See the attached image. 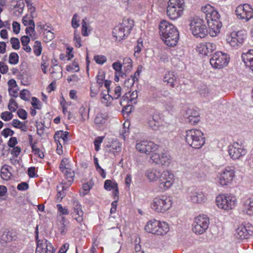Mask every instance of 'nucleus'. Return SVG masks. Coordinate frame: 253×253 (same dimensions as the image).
Wrapping results in <instances>:
<instances>
[{"label":"nucleus","mask_w":253,"mask_h":253,"mask_svg":"<svg viewBox=\"0 0 253 253\" xmlns=\"http://www.w3.org/2000/svg\"><path fill=\"white\" fill-rule=\"evenodd\" d=\"M169 231V224L166 221L159 220L156 235L164 236L167 235Z\"/></svg>","instance_id":"obj_32"},{"label":"nucleus","mask_w":253,"mask_h":253,"mask_svg":"<svg viewBox=\"0 0 253 253\" xmlns=\"http://www.w3.org/2000/svg\"><path fill=\"white\" fill-rule=\"evenodd\" d=\"M162 171L157 168H149L145 172V176L150 183L158 182L161 177Z\"/></svg>","instance_id":"obj_23"},{"label":"nucleus","mask_w":253,"mask_h":253,"mask_svg":"<svg viewBox=\"0 0 253 253\" xmlns=\"http://www.w3.org/2000/svg\"><path fill=\"white\" fill-rule=\"evenodd\" d=\"M12 168L8 165H3L0 170V176L2 179L5 180H8L11 176V170Z\"/></svg>","instance_id":"obj_34"},{"label":"nucleus","mask_w":253,"mask_h":253,"mask_svg":"<svg viewBox=\"0 0 253 253\" xmlns=\"http://www.w3.org/2000/svg\"><path fill=\"white\" fill-rule=\"evenodd\" d=\"M150 160L153 163L162 166H169L170 163L169 155L166 153L161 152L158 146H157V150L152 153Z\"/></svg>","instance_id":"obj_13"},{"label":"nucleus","mask_w":253,"mask_h":253,"mask_svg":"<svg viewBox=\"0 0 253 253\" xmlns=\"http://www.w3.org/2000/svg\"><path fill=\"white\" fill-rule=\"evenodd\" d=\"M228 152L230 157L234 160L240 159L247 153L244 146L238 142L230 145L228 147Z\"/></svg>","instance_id":"obj_14"},{"label":"nucleus","mask_w":253,"mask_h":253,"mask_svg":"<svg viewBox=\"0 0 253 253\" xmlns=\"http://www.w3.org/2000/svg\"><path fill=\"white\" fill-rule=\"evenodd\" d=\"M11 5L14 8H20V9H22L24 6L23 0H12Z\"/></svg>","instance_id":"obj_60"},{"label":"nucleus","mask_w":253,"mask_h":253,"mask_svg":"<svg viewBox=\"0 0 253 253\" xmlns=\"http://www.w3.org/2000/svg\"><path fill=\"white\" fill-rule=\"evenodd\" d=\"M55 250L51 244L46 239L37 241L36 253H54Z\"/></svg>","instance_id":"obj_21"},{"label":"nucleus","mask_w":253,"mask_h":253,"mask_svg":"<svg viewBox=\"0 0 253 253\" xmlns=\"http://www.w3.org/2000/svg\"><path fill=\"white\" fill-rule=\"evenodd\" d=\"M208 26V32L212 37L217 36L220 33L222 27V23L220 21V18H217L207 21Z\"/></svg>","instance_id":"obj_20"},{"label":"nucleus","mask_w":253,"mask_h":253,"mask_svg":"<svg viewBox=\"0 0 253 253\" xmlns=\"http://www.w3.org/2000/svg\"><path fill=\"white\" fill-rule=\"evenodd\" d=\"M215 202L219 209L229 211L235 207L237 201L236 198L231 195L220 194L216 197Z\"/></svg>","instance_id":"obj_7"},{"label":"nucleus","mask_w":253,"mask_h":253,"mask_svg":"<svg viewBox=\"0 0 253 253\" xmlns=\"http://www.w3.org/2000/svg\"><path fill=\"white\" fill-rule=\"evenodd\" d=\"M138 97L137 92L136 90L132 92L129 91L126 93L120 101V104L122 106H131L136 103V100Z\"/></svg>","instance_id":"obj_25"},{"label":"nucleus","mask_w":253,"mask_h":253,"mask_svg":"<svg viewBox=\"0 0 253 253\" xmlns=\"http://www.w3.org/2000/svg\"><path fill=\"white\" fill-rule=\"evenodd\" d=\"M19 55L16 52H11L9 55L8 62L12 65L17 64L19 62Z\"/></svg>","instance_id":"obj_45"},{"label":"nucleus","mask_w":253,"mask_h":253,"mask_svg":"<svg viewBox=\"0 0 253 253\" xmlns=\"http://www.w3.org/2000/svg\"><path fill=\"white\" fill-rule=\"evenodd\" d=\"M111 148V152L116 155L121 151L122 144L118 141H114L112 143Z\"/></svg>","instance_id":"obj_44"},{"label":"nucleus","mask_w":253,"mask_h":253,"mask_svg":"<svg viewBox=\"0 0 253 253\" xmlns=\"http://www.w3.org/2000/svg\"><path fill=\"white\" fill-rule=\"evenodd\" d=\"M112 67L116 71V73L118 74L119 75H122L123 73L122 69L123 68L122 64L120 61H117L112 64Z\"/></svg>","instance_id":"obj_47"},{"label":"nucleus","mask_w":253,"mask_h":253,"mask_svg":"<svg viewBox=\"0 0 253 253\" xmlns=\"http://www.w3.org/2000/svg\"><path fill=\"white\" fill-rule=\"evenodd\" d=\"M42 48L41 43L38 41H36L34 45V51L35 54L37 56H39L42 53Z\"/></svg>","instance_id":"obj_52"},{"label":"nucleus","mask_w":253,"mask_h":253,"mask_svg":"<svg viewBox=\"0 0 253 253\" xmlns=\"http://www.w3.org/2000/svg\"><path fill=\"white\" fill-rule=\"evenodd\" d=\"M13 114L9 112L5 111L2 112L0 115V118L4 121H9L12 119Z\"/></svg>","instance_id":"obj_56"},{"label":"nucleus","mask_w":253,"mask_h":253,"mask_svg":"<svg viewBox=\"0 0 253 253\" xmlns=\"http://www.w3.org/2000/svg\"><path fill=\"white\" fill-rule=\"evenodd\" d=\"M236 177V171L234 168L227 167L218 173L216 183L220 187L230 186L233 183Z\"/></svg>","instance_id":"obj_3"},{"label":"nucleus","mask_w":253,"mask_h":253,"mask_svg":"<svg viewBox=\"0 0 253 253\" xmlns=\"http://www.w3.org/2000/svg\"><path fill=\"white\" fill-rule=\"evenodd\" d=\"M209 224L210 220L208 216L200 215L195 218L192 224V231L196 234H202L208 229Z\"/></svg>","instance_id":"obj_11"},{"label":"nucleus","mask_w":253,"mask_h":253,"mask_svg":"<svg viewBox=\"0 0 253 253\" xmlns=\"http://www.w3.org/2000/svg\"><path fill=\"white\" fill-rule=\"evenodd\" d=\"M190 200L195 204H202L206 202L207 197L206 195L200 191H194L190 193Z\"/></svg>","instance_id":"obj_26"},{"label":"nucleus","mask_w":253,"mask_h":253,"mask_svg":"<svg viewBox=\"0 0 253 253\" xmlns=\"http://www.w3.org/2000/svg\"><path fill=\"white\" fill-rule=\"evenodd\" d=\"M176 77L172 72H167L164 78V81L167 83L168 85L171 87L174 86V82L176 81Z\"/></svg>","instance_id":"obj_36"},{"label":"nucleus","mask_w":253,"mask_h":253,"mask_svg":"<svg viewBox=\"0 0 253 253\" xmlns=\"http://www.w3.org/2000/svg\"><path fill=\"white\" fill-rule=\"evenodd\" d=\"M74 211L72 212L73 217L78 222L81 223L84 220V213L81 205L77 201H74Z\"/></svg>","instance_id":"obj_27"},{"label":"nucleus","mask_w":253,"mask_h":253,"mask_svg":"<svg viewBox=\"0 0 253 253\" xmlns=\"http://www.w3.org/2000/svg\"><path fill=\"white\" fill-rule=\"evenodd\" d=\"M159 33L162 40L167 46L173 47L177 45L179 34L173 25L167 21H162L159 25Z\"/></svg>","instance_id":"obj_1"},{"label":"nucleus","mask_w":253,"mask_h":253,"mask_svg":"<svg viewBox=\"0 0 253 253\" xmlns=\"http://www.w3.org/2000/svg\"><path fill=\"white\" fill-rule=\"evenodd\" d=\"M69 133L67 131H57L54 135V138L56 143V151L59 155L63 154V146L68 141Z\"/></svg>","instance_id":"obj_18"},{"label":"nucleus","mask_w":253,"mask_h":253,"mask_svg":"<svg viewBox=\"0 0 253 253\" xmlns=\"http://www.w3.org/2000/svg\"><path fill=\"white\" fill-rule=\"evenodd\" d=\"M12 126L17 128L21 129L22 130L25 131V130L23 128L24 125L23 123L21 122L19 120L14 119L12 120L11 123Z\"/></svg>","instance_id":"obj_58"},{"label":"nucleus","mask_w":253,"mask_h":253,"mask_svg":"<svg viewBox=\"0 0 253 253\" xmlns=\"http://www.w3.org/2000/svg\"><path fill=\"white\" fill-rule=\"evenodd\" d=\"M20 24L16 21H13L12 23L13 32L15 34H18L20 31Z\"/></svg>","instance_id":"obj_63"},{"label":"nucleus","mask_w":253,"mask_h":253,"mask_svg":"<svg viewBox=\"0 0 253 253\" xmlns=\"http://www.w3.org/2000/svg\"><path fill=\"white\" fill-rule=\"evenodd\" d=\"M149 126L154 130H160L161 127V123L160 121L152 118L148 122Z\"/></svg>","instance_id":"obj_40"},{"label":"nucleus","mask_w":253,"mask_h":253,"mask_svg":"<svg viewBox=\"0 0 253 253\" xmlns=\"http://www.w3.org/2000/svg\"><path fill=\"white\" fill-rule=\"evenodd\" d=\"M237 17L249 21L253 17V9L248 4L239 5L236 9Z\"/></svg>","instance_id":"obj_16"},{"label":"nucleus","mask_w":253,"mask_h":253,"mask_svg":"<svg viewBox=\"0 0 253 253\" xmlns=\"http://www.w3.org/2000/svg\"><path fill=\"white\" fill-rule=\"evenodd\" d=\"M253 234V226L250 224L240 225L235 230V237L239 240L247 239Z\"/></svg>","instance_id":"obj_15"},{"label":"nucleus","mask_w":253,"mask_h":253,"mask_svg":"<svg viewBox=\"0 0 253 253\" xmlns=\"http://www.w3.org/2000/svg\"><path fill=\"white\" fill-rule=\"evenodd\" d=\"M94 60L98 64L102 65L107 61V58L102 55H96L94 56Z\"/></svg>","instance_id":"obj_51"},{"label":"nucleus","mask_w":253,"mask_h":253,"mask_svg":"<svg viewBox=\"0 0 253 253\" xmlns=\"http://www.w3.org/2000/svg\"><path fill=\"white\" fill-rule=\"evenodd\" d=\"M108 119V115L106 113H99L94 119V123L97 127H104L106 126Z\"/></svg>","instance_id":"obj_29"},{"label":"nucleus","mask_w":253,"mask_h":253,"mask_svg":"<svg viewBox=\"0 0 253 253\" xmlns=\"http://www.w3.org/2000/svg\"><path fill=\"white\" fill-rule=\"evenodd\" d=\"M190 30L197 38H204L208 33L206 24L204 20L199 17H195L190 21Z\"/></svg>","instance_id":"obj_6"},{"label":"nucleus","mask_w":253,"mask_h":253,"mask_svg":"<svg viewBox=\"0 0 253 253\" xmlns=\"http://www.w3.org/2000/svg\"><path fill=\"white\" fill-rule=\"evenodd\" d=\"M33 152L38 155L40 158H42L44 157V154L40 149L38 148L35 144H33L32 146Z\"/></svg>","instance_id":"obj_64"},{"label":"nucleus","mask_w":253,"mask_h":253,"mask_svg":"<svg viewBox=\"0 0 253 253\" xmlns=\"http://www.w3.org/2000/svg\"><path fill=\"white\" fill-rule=\"evenodd\" d=\"M52 77L54 78H60L62 76V68L60 66L55 65L51 71Z\"/></svg>","instance_id":"obj_42"},{"label":"nucleus","mask_w":253,"mask_h":253,"mask_svg":"<svg viewBox=\"0 0 253 253\" xmlns=\"http://www.w3.org/2000/svg\"><path fill=\"white\" fill-rule=\"evenodd\" d=\"M60 169L66 177L69 179V181L72 182L74 177V172L68 159L66 158L62 159L60 165Z\"/></svg>","instance_id":"obj_22"},{"label":"nucleus","mask_w":253,"mask_h":253,"mask_svg":"<svg viewBox=\"0 0 253 253\" xmlns=\"http://www.w3.org/2000/svg\"><path fill=\"white\" fill-rule=\"evenodd\" d=\"M57 209L58 218H61L62 215H68L69 213L68 209L65 207H63L61 204L57 205Z\"/></svg>","instance_id":"obj_41"},{"label":"nucleus","mask_w":253,"mask_h":253,"mask_svg":"<svg viewBox=\"0 0 253 253\" xmlns=\"http://www.w3.org/2000/svg\"><path fill=\"white\" fill-rule=\"evenodd\" d=\"M122 64L126 73L130 72L132 69V61L129 57L124 58Z\"/></svg>","instance_id":"obj_37"},{"label":"nucleus","mask_w":253,"mask_h":253,"mask_svg":"<svg viewBox=\"0 0 253 253\" xmlns=\"http://www.w3.org/2000/svg\"><path fill=\"white\" fill-rule=\"evenodd\" d=\"M66 70L68 72L72 73L78 72L80 70L78 63L75 60L71 64L67 66Z\"/></svg>","instance_id":"obj_46"},{"label":"nucleus","mask_w":253,"mask_h":253,"mask_svg":"<svg viewBox=\"0 0 253 253\" xmlns=\"http://www.w3.org/2000/svg\"><path fill=\"white\" fill-rule=\"evenodd\" d=\"M175 176L171 171L163 170L158 182V187L163 192L167 191L175 183Z\"/></svg>","instance_id":"obj_10"},{"label":"nucleus","mask_w":253,"mask_h":253,"mask_svg":"<svg viewBox=\"0 0 253 253\" xmlns=\"http://www.w3.org/2000/svg\"><path fill=\"white\" fill-rule=\"evenodd\" d=\"M157 145L151 141H137L135 145L136 150L140 153L149 154L157 150Z\"/></svg>","instance_id":"obj_17"},{"label":"nucleus","mask_w":253,"mask_h":253,"mask_svg":"<svg viewBox=\"0 0 253 253\" xmlns=\"http://www.w3.org/2000/svg\"><path fill=\"white\" fill-rule=\"evenodd\" d=\"M133 21L130 19H124L122 22L115 27L113 31V36L117 41H121L129 34L132 27Z\"/></svg>","instance_id":"obj_5"},{"label":"nucleus","mask_w":253,"mask_h":253,"mask_svg":"<svg viewBox=\"0 0 253 253\" xmlns=\"http://www.w3.org/2000/svg\"><path fill=\"white\" fill-rule=\"evenodd\" d=\"M8 108V109L11 112H15L18 108V105L16 102L13 99H11L9 100Z\"/></svg>","instance_id":"obj_57"},{"label":"nucleus","mask_w":253,"mask_h":253,"mask_svg":"<svg viewBox=\"0 0 253 253\" xmlns=\"http://www.w3.org/2000/svg\"><path fill=\"white\" fill-rule=\"evenodd\" d=\"M108 90H102L100 93V100L105 106L109 107L112 105L113 97L109 95Z\"/></svg>","instance_id":"obj_33"},{"label":"nucleus","mask_w":253,"mask_h":253,"mask_svg":"<svg viewBox=\"0 0 253 253\" xmlns=\"http://www.w3.org/2000/svg\"><path fill=\"white\" fill-rule=\"evenodd\" d=\"M37 27L40 28L41 29L43 30L44 32L50 31H52L53 29L49 24H42L41 22L37 23Z\"/></svg>","instance_id":"obj_59"},{"label":"nucleus","mask_w":253,"mask_h":253,"mask_svg":"<svg viewBox=\"0 0 253 253\" xmlns=\"http://www.w3.org/2000/svg\"><path fill=\"white\" fill-rule=\"evenodd\" d=\"M183 0H169L167 9V14L171 20H176L183 14L184 10Z\"/></svg>","instance_id":"obj_8"},{"label":"nucleus","mask_w":253,"mask_h":253,"mask_svg":"<svg viewBox=\"0 0 253 253\" xmlns=\"http://www.w3.org/2000/svg\"><path fill=\"white\" fill-rule=\"evenodd\" d=\"M92 28L90 25L87 23L84 20H83L82 22V34L84 37L88 36L91 32Z\"/></svg>","instance_id":"obj_39"},{"label":"nucleus","mask_w":253,"mask_h":253,"mask_svg":"<svg viewBox=\"0 0 253 253\" xmlns=\"http://www.w3.org/2000/svg\"><path fill=\"white\" fill-rule=\"evenodd\" d=\"M10 42L13 49L18 50L20 48V44L18 38L15 37L11 38L10 40Z\"/></svg>","instance_id":"obj_50"},{"label":"nucleus","mask_w":253,"mask_h":253,"mask_svg":"<svg viewBox=\"0 0 253 253\" xmlns=\"http://www.w3.org/2000/svg\"><path fill=\"white\" fill-rule=\"evenodd\" d=\"M246 38L247 33L242 30L228 32L225 35L227 44L234 48L241 46Z\"/></svg>","instance_id":"obj_9"},{"label":"nucleus","mask_w":253,"mask_h":253,"mask_svg":"<svg viewBox=\"0 0 253 253\" xmlns=\"http://www.w3.org/2000/svg\"><path fill=\"white\" fill-rule=\"evenodd\" d=\"M228 54L221 51L216 52L210 60L211 65L215 69H221L226 67L229 62Z\"/></svg>","instance_id":"obj_12"},{"label":"nucleus","mask_w":253,"mask_h":253,"mask_svg":"<svg viewBox=\"0 0 253 253\" xmlns=\"http://www.w3.org/2000/svg\"><path fill=\"white\" fill-rule=\"evenodd\" d=\"M171 198L165 194H159L155 196L150 203L151 209L157 213H166L172 207Z\"/></svg>","instance_id":"obj_2"},{"label":"nucleus","mask_w":253,"mask_h":253,"mask_svg":"<svg viewBox=\"0 0 253 253\" xmlns=\"http://www.w3.org/2000/svg\"><path fill=\"white\" fill-rule=\"evenodd\" d=\"M20 98L24 100H28L30 97V93L29 90L27 89H23L20 92Z\"/></svg>","instance_id":"obj_62"},{"label":"nucleus","mask_w":253,"mask_h":253,"mask_svg":"<svg viewBox=\"0 0 253 253\" xmlns=\"http://www.w3.org/2000/svg\"><path fill=\"white\" fill-rule=\"evenodd\" d=\"M89 110V108H87L84 106L81 107L80 109V113L82 116L83 120H85L86 117H87V118L88 117Z\"/></svg>","instance_id":"obj_55"},{"label":"nucleus","mask_w":253,"mask_h":253,"mask_svg":"<svg viewBox=\"0 0 253 253\" xmlns=\"http://www.w3.org/2000/svg\"><path fill=\"white\" fill-rule=\"evenodd\" d=\"M22 23L25 26H30V25H34V21L31 19L30 16L25 15L24 16L22 19Z\"/></svg>","instance_id":"obj_53"},{"label":"nucleus","mask_w":253,"mask_h":253,"mask_svg":"<svg viewBox=\"0 0 253 253\" xmlns=\"http://www.w3.org/2000/svg\"><path fill=\"white\" fill-rule=\"evenodd\" d=\"M80 19L79 16L77 14H74L72 18V27L74 29L78 28L80 26Z\"/></svg>","instance_id":"obj_49"},{"label":"nucleus","mask_w":253,"mask_h":253,"mask_svg":"<svg viewBox=\"0 0 253 253\" xmlns=\"http://www.w3.org/2000/svg\"><path fill=\"white\" fill-rule=\"evenodd\" d=\"M185 134V140L192 148L199 149L205 144V137L201 130L191 129L187 130Z\"/></svg>","instance_id":"obj_4"},{"label":"nucleus","mask_w":253,"mask_h":253,"mask_svg":"<svg viewBox=\"0 0 253 253\" xmlns=\"http://www.w3.org/2000/svg\"><path fill=\"white\" fill-rule=\"evenodd\" d=\"M74 42L76 47L79 48L82 46L81 38L76 30L74 33Z\"/></svg>","instance_id":"obj_48"},{"label":"nucleus","mask_w":253,"mask_h":253,"mask_svg":"<svg viewBox=\"0 0 253 253\" xmlns=\"http://www.w3.org/2000/svg\"><path fill=\"white\" fill-rule=\"evenodd\" d=\"M54 38V34L52 31H48L44 32L43 39L45 42H48L51 41Z\"/></svg>","instance_id":"obj_54"},{"label":"nucleus","mask_w":253,"mask_h":253,"mask_svg":"<svg viewBox=\"0 0 253 253\" xmlns=\"http://www.w3.org/2000/svg\"><path fill=\"white\" fill-rule=\"evenodd\" d=\"M245 211L249 215H253V197L250 198L245 205Z\"/></svg>","instance_id":"obj_38"},{"label":"nucleus","mask_w":253,"mask_h":253,"mask_svg":"<svg viewBox=\"0 0 253 253\" xmlns=\"http://www.w3.org/2000/svg\"><path fill=\"white\" fill-rule=\"evenodd\" d=\"M159 220L152 219L148 221L145 226V230L146 232L156 234L159 225Z\"/></svg>","instance_id":"obj_31"},{"label":"nucleus","mask_w":253,"mask_h":253,"mask_svg":"<svg viewBox=\"0 0 253 253\" xmlns=\"http://www.w3.org/2000/svg\"><path fill=\"white\" fill-rule=\"evenodd\" d=\"M242 59L245 65L250 68L253 71V50H250L243 53Z\"/></svg>","instance_id":"obj_30"},{"label":"nucleus","mask_w":253,"mask_h":253,"mask_svg":"<svg viewBox=\"0 0 253 253\" xmlns=\"http://www.w3.org/2000/svg\"><path fill=\"white\" fill-rule=\"evenodd\" d=\"M58 228L61 233H64L66 229L67 224L66 223V218L64 216H62L61 218H58Z\"/></svg>","instance_id":"obj_43"},{"label":"nucleus","mask_w":253,"mask_h":253,"mask_svg":"<svg viewBox=\"0 0 253 253\" xmlns=\"http://www.w3.org/2000/svg\"><path fill=\"white\" fill-rule=\"evenodd\" d=\"M216 44L212 42L201 43L197 47V51L202 55H207L216 49Z\"/></svg>","instance_id":"obj_24"},{"label":"nucleus","mask_w":253,"mask_h":253,"mask_svg":"<svg viewBox=\"0 0 253 253\" xmlns=\"http://www.w3.org/2000/svg\"><path fill=\"white\" fill-rule=\"evenodd\" d=\"M31 105L35 109H40L41 108L40 101L35 97L32 98Z\"/></svg>","instance_id":"obj_61"},{"label":"nucleus","mask_w":253,"mask_h":253,"mask_svg":"<svg viewBox=\"0 0 253 253\" xmlns=\"http://www.w3.org/2000/svg\"><path fill=\"white\" fill-rule=\"evenodd\" d=\"M186 115L187 116V119L191 125H195L197 124L199 120L197 115V113L192 110H188L186 111Z\"/></svg>","instance_id":"obj_35"},{"label":"nucleus","mask_w":253,"mask_h":253,"mask_svg":"<svg viewBox=\"0 0 253 253\" xmlns=\"http://www.w3.org/2000/svg\"><path fill=\"white\" fill-rule=\"evenodd\" d=\"M201 11L205 14L207 21L217 18H220L217 10L210 4L202 5L201 7Z\"/></svg>","instance_id":"obj_19"},{"label":"nucleus","mask_w":253,"mask_h":253,"mask_svg":"<svg viewBox=\"0 0 253 253\" xmlns=\"http://www.w3.org/2000/svg\"><path fill=\"white\" fill-rule=\"evenodd\" d=\"M104 188L108 191H112L114 199H119V191L117 184L111 180H106L104 183Z\"/></svg>","instance_id":"obj_28"}]
</instances>
